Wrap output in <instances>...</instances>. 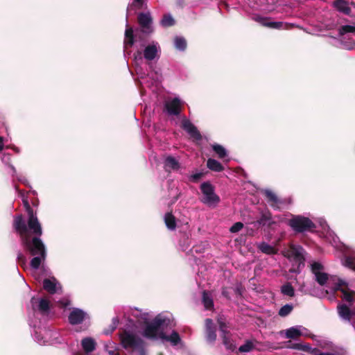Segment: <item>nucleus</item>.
<instances>
[{
	"label": "nucleus",
	"mask_w": 355,
	"mask_h": 355,
	"mask_svg": "<svg viewBox=\"0 0 355 355\" xmlns=\"http://www.w3.org/2000/svg\"><path fill=\"white\" fill-rule=\"evenodd\" d=\"M15 189L21 198L24 205L28 213V229L36 236L31 238L28 232L26 223L21 215L17 216L15 218L13 225L15 230L20 236L22 245L33 256V258L31 260V267L34 270H37L45 261L46 258L45 245L39 238V236L42 234V226L36 214H34L33 209L30 206L27 196H26L21 191L18 190L17 187H15Z\"/></svg>",
	"instance_id": "nucleus-1"
},
{
	"label": "nucleus",
	"mask_w": 355,
	"mask_h": 355,
	"mask_svg": "<svg viewBox=\"0 0 355 355\" xmlns=\"http://www.w3.org/2000/svg\"><path fill=\"white\" fill-rule=\"evenodd\" d=\"M131 315L139 322L145 324L141 332L144 338L151 340H160L162 342H168L172 346H176L181 343L180 336L177 331H173L170 335L165 333V330L171 322L167 314L159 313L149 321V313L135 309L132 310Z\"/></svg>",
	"instance_id": "nucleus-2"
},
{
	"label": "nucleus",
	"mask_w": 355,
	"mask_h": 355,
	"mask_svg": "<svg viewBox=\"0 0 355 355\" xmlns=\"http://www.w3.org/2000/svg\"><path fill=\"white\" fill-rule=\"evenodd\" d=\"M31 312H29V324L31 327L37 329L33 334L35 340L41 345H50L52 338H55L56 334L49 329H40V318L38 315L47 316L49 313V302L44 298L33 297L31 300Z\"/></svg>",
	"instance_id": "nucleus-3"
},
{
	"label": "nucleus",
	"mask_w": 355,
	"mask_h": 355,
	"mask_svg": "<svg viewBox=\"0 0 355 355\" xmlns=\"http://www.w3.org/2000/svg\"><path fill=\"white\" fill-rule=\"evenodd\" d=\"M136 43V46H139L141 50L138 49L135 54V60L142 58L148 62L157 60L161 55V46L158 42L151 40L146 42L141 38L138 31L134 33L133 29L126 24L125 31L124 46H132Z\"/></svg>",
	"instance_id": "nucleus-4"
},
{
	"label": "nucleus",
	"mask_w": 355,
	"mask_h": 355,
	"mask_svg": "<svg viewBox=\"0 0 355 355\" xmlns=\"http://www.w3.org/2000/svg\"><path fill=\"white\" fill-rule=\"evenodd\" d=\"M120 343L129 355H146V343L138 335L137 326L133 320H128L119 334Z\"/></svg>",
	"instance_id": "nucleus-5"
},
{
	"label": "nucleus",
	"mask_w": 355,
	"mask_h": 355,
	"mask_svg": "<svg viewBox=\"0 0 355 355\" xmlns=\"http://www.w3.org/2000/svg\"><path fill=\"white\" fill-rule=\"evenodd\" d=\"M333 291L334 293L340 291V297L344 302L343 304L338 306L340 318L351 322L355 330V306L353 311L350 310V307H352L355 303V291L351 290L348 284L342 279H338L333 288Z\"/></svg>",
	"instance_id": "nucleus-6"
},
{
	"label": "nucleus",
	"mask_w": 355,
	"mask_h": 355,
	"mask_svg": "<svg viewBox=\"0 0 355 355\" xmlns=\"http://www.w3.org/2000/svg\"><path fill=\"white\" fill-rule=\"evenodd\" d=\"M150 69L148 74H146L141 67H136V73L138 76L139 83L141 88L147 87L155 91L158 88L160 83L162 82V73L159 70H155L152 64H149Z\"/></svg>",
	"instance_id": "nucleus-7"
},
{
	"label": "nucleus",
	"mask_w": 355,
	"mask_h": 355,
	"mask_svg": "<svg viewBox=\"0 0 355 355\" xmlns=\"http://www.w3.org/2000/svg\"><path fill=\"white\" fill-rule=\"evenodd\" d=\"M329 236L332 237V241H330V243L343 254V257L341 259L342 264L355 271V248L340 243L338 237L334 235V233L329 232Z\"/></svg>",
	"instance_id": "nucleus-8"
},
{
	"label": "nucleus",
	"mask_w": 355,
	"mask_h": 355,
	"mask_svg": "<svg viewBox=\"0 0 355 355\" xmlns=\"http://www.w3.org/2000/svg\"><path fill=\"white\" fill-rule=\"evenodd\" d=\"M304 253L305 251L300 245H291L289 248L284 251L285 257L295 262L297 268L291 269L292 272L299 273L301 267L304 266Z\"/></svg>",
	"instance_id": "nucleus-9"
},
{
	"label": "nucleus",
	"mask_w": 355,
	"mask_h": 355,
	"mask_svg": "<svg viewBox=\"0 0 355 355\" xmlns=\"http://www.w3.org/2000/svg\"><path fill=\"white\" fill-rule=\"evenodd\" d=\"M202 197L200 201L209 206L214 207L220 202V197L215 193L214 186L209 182H204L200 187Z\"/></svg>",
	"instance_id": "nucleus-10"
},
{
	"label": "nucleus",
	"mask_w": 355,
	"mask_h": 355,
	"mask_svg": "<svg viewBox=\"0 0 355 355\" xmlns=\"http://www.w3.org/2000/svg\"><path fill=\"white\" fill-rule=\"evenodd\" d=\"M288 225L296 232H303L315 227L313 223L309 218L302 216H292L288 222Z\"/></svg>",
	"instance_id": "nucleus-11"
},
{
	"label": "nucleus",
	"mask_w": 355,
	"mask_h": 355,
	"mask_svg": "<svg viewBox=\"0 0 355 355\" xmlns=\"http://www.w3.org/2000/svg\"><path fill=\"white\" fill-rule=\"evenodd\" d=\"M310 266L311 272L314 275L315 280L320 286H324L329 279V275L324 271V266L319 261H313L311 263Z\"/></svg>",
	"instance_id": "nucleus-12"
},
{
	"label": "nucleus",
	"mask_w": 355,
	"mask_h": 355,
	"mask_svg": "<svg viewBox=\"0 0 355 355\" xmlns=\"http://www.w3.org/2000/svg\"><path fill=\"white\" fill-rule=\"evenodd\" d=\"M218 323L219 324L220 334L223 338V344L227 349L234 351L236 347L230 338V334L227 330L228 327L225 323V320L223 317H219L218 318Z\"/></svg>",
	"instance_id": "nucleus-13"
},
{
	"label": "nucleus",
	"mask_w": 355,
	"mask_h": 355,
	"mask_svg": "<svg viewBox=\"0 0 355 355\" xmlns=\"http://www.w3.org/2000/svg\"><path fill=\"white\" fill-rule=\"evenodd\" d=\"M138 22L141 27V32L146 35L153 33V19L149 12L139 13Z\"/></svg>",
	"instance_id": "nucleus-14"
},
{
	"label": "nucleus",
	"mask_w": 355,
	"mask_h": 355,
	"mask_svg": "<svg viewBox=\"0 0 355 355\" xmlns=\"http://www.w3.org/2000/svg\"><path fill=\"white\" fill-rule=\"evenodd\" d=\"M252 19L261 25L273 29H286L288 24L282 21H271L270 17H263L259 15H254Z\"/></svg>",
	"instance_id": "nucleus-15"
},
{
	"label": "nucleus",
	"mask_w": 355,
	"mask_h": 355,
	"mask_svg": "<svg viewBox=\"0 0 355 355\" xmlns=\"http://www.w3.org/2000/svg\"><path fill=\"white\" fill-rule=\"evenodd\" d=\"M182 101L178 97L168 99L164 104L167 113L170 115H178L181 110Z\"/></svg>",
	"instance_id": "nucleus-16"
},
{
	"label": "nucleus",
	"mask_w": 355,
	"mask_h": 355,
	"mask_svg": "<svg viewBox=\"0 0 355 355\" xmlns=\"http://www.w3.org/2000/svg\"><path fill=\"white\" fill-rule=\"evenodd\" d=\"M87 317V313L78 308H73L69 315L70 324H78L82 323Z\"/></svg>",
	"instance_id": "nucleus-17"
},
{
	"label": "nucleus",
	"mask_w": 355,
	"mask_h": 355,
	"mask_svg": "<svg viewBox=\"0 0 355 355\" xmlns=\"http://www.w3.org/2000/svg\"><path fill=\"white\" fill-rule=\"evenodd\" d=\"M264 194L268 199L270 205L275 209H279L284 203V200L279 199L276 194L269 189L264 190Z\"/></svg>",
	"instance_id": "nucleus-18"
},
{
	"label": "nucleus",
	"mask_w": 355,
	"mask_h": 355,
	"mask_svg": "<svg viewBox=\"0 0 355 355\" xmlns=\"http://www.w3.org/2000/svg\"><path fill=\"white\" fill-rule=\"evenodd\" d=\"M182 128L193 138L200 139V134L196 127L187 119L184 118L182 121Z\"/></svg>",
	"instance_id": "nucleus-19"
},
{
	"label": "nucleus",
	"mask_w": 355,
	"mask_h": 355,
	"mask_svg": "<svg viewBox=\"0 0 355 355\" xmlns=\"http://www.w3.org/2000/svg\"><path fill=\"white\" fill-rule=\"evenodd\" d=\"M180 168L179 161L171 155L166 156L164 161V168L166 172L177 171Z\"/></svg>",
	"instance_id": "nucleus-20"
},
{
	"label": "nucleus",
	"mask_w": 355,
	"mask_h": 355,
	"mask_svg": "<svg viewBox=\"0 0 355 355\" xmlns=\"http://www.w3.org/2000/svg\"><path fill=\"white\" fill-rule=\"evenodd\" d=\"M275 222L273 220L272 218V215L269 211H262L261 213V216L259 218L252 223L254 226L261 225V226H268L270 227L272 225L275 224Z\"/></svg>",
	"instance_id": "nucleus-21"
},
{
	"label": "nucleus",
	"mask_w": 355,
	"mask_h": 355,
	"mask_svg": "<svg viewBox=\"0 0 355 355\" xmlns=\"http://www.w3.org/2000/svg\"><path fill=\"white\" fill-rule=\"evenodd\" d=\"M206 339L209 343H214L216 339V328L211 319L205 320Z\"/></svg>",
	"instance_id": "nucleus-22"
},
{
	"label": "nucleus",
	"mask_w": 355,
	"mask_h": 355,
	"mask_svg": "<svg viewBox=\"0 0 355 355\" xmlns=\"http://www.w3.org/2000/svg\"><path fill=\"white\" fill-rule=\"evenodd\" d=\"M43 287L46 291L53 294L57 292L60 286L55 277H51L49 279H45L43 281Z\"/></svg>",
	"instance_id": "nucleus-23"
},
{
	"label": "nucleus",
	"mask_w": 355,
	"mask_h": 355,
	"mask_svg": "<svg viewBox=\"0 0 355 355\" xmlns=\"http://www.w3.org/2000/svg\"><path fill=\"white\" fill-rule=\"evenodd\" d=\"M306 329L302 326L298 325L292 327L286 330L285 334L286 337L288 338H297V337L304 334L303 331H306Z\"/></svg>",
	"instance_id": "nucleus-24"
},
{
	"label": "nucleus",
	"mask_w": 355,
	"mask_h": 355,
	"mask_svg": "<svg viewBox=\"0 0 355 355\" xmlns=\"http://www.w3.org/2000/svg\"><path fill=\"white\" fill-rule=\"evenodd\" d=\"M81 345L83 349L87 353H89L93 352L96 348V342L95 340L89 337L85 338L81 341Z\"/></svg>",
	"instance_id": "nucleus-25"
},
{
	"label": "nucleus",
	"mask_w": 355,
	"mask_h": 355,
	"mask_svg": "<svg viewBox=\"0 0 355 355\" xmlns=\"http://www.w3.org/2000/svg\"><path fill=\"white\" fill-rule=\"evenodd\" d=\"M104 349L108 355H121L119 346L112 340H109L105 343Z\"/></svg>",
	"instance_id": "nucleus-26"
},
{
	"label": "nucleus",
	"mask_w": 355,
	"mask_h": 355,
	"mask_svg": "<svg viewBox=\"0 0 355 355\" xmlns=\"http://www.w3.org/2000/svg\"><path fill=\"white\" fill-rule=\"evenodd\" d=\"M257 248L263 253L266 254H275L277 250L272 245L266 243L261 242L257 244Z\"/></svg>",
	"instance_id": "nucleus-27"
},
{
	"label": "nucleus",
	"mask_w": 355,
	"mask_h": 355,
	"mask_svg": "<svg viewBox=\"0 0 355 355\" xmlns=\"http://www.w3.org/2000/svg\"><path fill=\"white\" fill-rule=\"evenodd\" d=\"M334 6L338 11L346 15H349L351 11L347 1L345 0H336L334 2Z\"/></svg>",
	"instance_id": "nucleus-28"
},
{
	"label": "nucleus",
	"mask_w": 355,
	"mask_h": 355,
	"mask_svg": "<svg viewBox=\"0 0 355 355\" xmlns=\"http://www.w3.org/2000/svg\"><path fill=\"white\" fill-rule=\"evenodd\" d=\"M3 163L8 166L9 168V173H10L12 176H15L17 175V171L15 167L11 164V155L10 154H3L1 158Z\"/></svg>",
	"instance_id": "nucleus-29"
},
{
	"label": "nucleus",
	"mask_w": 355,
	"mask_h": 355,
	"mask_svg": "<svg viewBox=\"0 0 355 355\" xmlns=\"http://www.w3.org/2000/svg\"><path fill=\"white\" fill-rule=\"evenodd\" d=\"M207 166L209 169L216 172H220L224 170V167L218 161L211 158L207 159Z\"/></svg>",
	"instance_id": "nucleus-30"
},
{
	"label": "nucleus",
	"mask_w": 355,
	"mask_h": 355,
	"mask_svg": "<svg viewBox=\"0 0 355 355\" xmlns=\"http://www.w3.org/2000/svg\"><path fill=\"white\" fill-rule=\"evenodd\" d=\"M202 301L206 309H211L213 308V299L211 294L209 292L203 291Z\"/></svg>",
	"instance_id": "nucleus-31"
},
{
	"label": "nucleus",
	"mask_w": 355,
	"mask_h": 355,
	"mask_svg": "<svg viewBox=\"0 0 355 355\" xmlns=\"http://www.w3.org/2000/svg\"><path fill=\"white\" fill-rule=\"evenodd\" d=\"M144 2V0H132V3H129L128 6V15L130 14L132 12H135L138 9L142 8Z\"/></svg>",
	"instance_id": "nucleus-32"
},
{
	"label": "nucleus",
	"mask_w": 355,
	"mask_h": 355,
	"mask_svg": "<svg viewBox=\"0 0 355 355\" xmlns=\"http://www.w3.org/2000/svg\"><path fill=\"white\" fill-rule=\"evenodd\" d=\"M164 222L167 228L170 230H174L176 227L175 217L171 213H166L164 216Z\"/></svg>",
	"instance_id": "nucleus-33"
},
{
	"label": "nucleus",
	"mask_w": 355,
	"mask_h": 355,
	"mask_svg": "<svg viewBox=\"0 0 355 355\" xmlns=\"http://www.w3.org/2000/svg\"><path fill=\"white\" fill-rule=\"evenodd\" d=\"M281 293L284 295L293 297L295 295V290L289 282H286L281 286Z\"/></svg>",
	"instance_id": "nucleus-34"
},
{
	"label": "nucleus",
	"mask_w": 355,
	"mask_h": 355,
	"mask_svg": "<svg viewBox=\"0 0 355 355\" xmlns=\"http://www.w3.org/2000/svg\"><path fill=\"white\" fill-rule=\"evenodd\" d=\"M256 348V345L252 340H248L245 343L239 347L240 352H249Z\"/></svg>",
	"instance_id": "nucleus-35"
},
{
	"label": "nucleus",
	"mask_w": 355,
	"mask_h": 355,
	"mask_svg": "<svg viewBox=\"0 0 355 355\" xmlns=\"http://www.w3.org/2000/svg\"><path fill=\"white\" fill-rule=\"evenodd\" d=\"M160 23L164 27H170L175 24V19L171 14H166L163 16Z\"/></svg>",
	"instance_id": "nucleus-36"
},
{
	"label": "nucleus",
	"mask_w": 355,
	"mask_h": 355,
	"mask_svg": "<svg viewBox=\"0 0 355 355\" xmlns=\"http://www.w3.org/2000/svg\"><path fill=\"white\" fill-rule=\"evenodd\" d=\"M175 48L181 51H183L187 48V41L183 37H176L174 40Z\"/></svg>",
	"instance_id": "nucleus-37"
},
{
	"label": "nucleus",
	"mask_w": 355,
	"mask_h": 355,
	"mask_svg": "<svg viewBox=\"0 0 355 355\" xmlns=\"http://www.w3.org/2000/svg\"><path fill=\"white\" fill-rule=\"evenodd\" d=\"M212 149L218 155L219 158H224L227 155V150L220 144H213Z\"/></svg>",
	"instance_id": "nucleus-38"
},
{
	"label": "nucleus",
	"mask_w": 355,
	"mask_h": 355,
	"mask_svg": "<svg viewBox=\"0 0 355 355\" xmlns=\"http://www.w3.org/2000/svg\"><path fill=\"white\" fill-rule=\"evenodd\" d=\"M293 309V306L291 304H286L284 305L279 310V315L282 317H286L289 315Z\"/></svg>",
	"instance_id": "nucleus-39"
},
{
	"label": "nucleus",
	"mask_w": 355,
	"mask_h": 355,
	"mask_svg": "<svg viewBox=\"0 0 355 355\" xmlns=\"http://www.w3.org/2000/svg\"><path fill=\"white\" fill-rule=\"evenodd\" d=\"M347 33H355V26L344 25L339 28V35H343Z\"/></svg>",
	"instance_id": "nucleus-40"
},
{
	"label": "nucleus",
	"mask_w": 355,
	"mask_h": 355,
	"mask_svg": "<svg viewBox=\"0 0 355 355\" xmlns=\"http://www.w3.org/2000/svg\"><path fill=\"white\" fill-rule=\"evenodd\" d=\"M243 227V224L241 222L235 223L230 229L232 233H237Z\"/></svg>",
	"instance_id": "nucleus-41"
},
{
	"label": "nucleus",
	"mask_w": 355,
	"mask_h": 355,
	"mask_svg": "<svg viewBox=\"0 0 355 355\" xmlns=\"http://www.w3.org/2000/svg\"><path fill=\"white\" fill-rule=\"evenodd\" d=\"M203 175L204 173L202 172H196L191 174L189 179L191 182H196L203 176Z\"/></svg>",
	"instance_id": "nucleus-42"
},
{
	"label": "nucleus",
	"mask_w": 355,
	"mask_h": 355,
	"mask_svg": "<svg viewBox=\"0 0 355 355\" xmlns=\"http://www.w3.org/2000/svg\"><path fill=\"white\" fill-rule=\"evenodd\" d=\"M119 321L118 318H114L112 319V324L110 325L111 330H110V333H112L114 329H116V328L117 327V326L119 324Z\"/></svg>",
	"instance_id": "nucleus-43"
},
{
	"label": "nucleus",
	"mask_w": 355,
	"mask_h": 355,
	"mask_svg": "<svg viewBox=\"0 0 355 355\" xmlns=\"http://www.w3.org/2000/svg\"><path fill=\"white\" fill-rule=\"evenodd\" d=\"M17 260L21 265H24L26 263V257L21 252H19L17 254Z\"/></svg>",
	"instance_id": "nucleus-44"
},
{
	"label": "nucleus",
	"mask_w": 355,
	"mask_h": 355,
	"mask_svg": "<svg viewBox=\"0 0 355 355\" xmlns=\"http://www.w3.org/2000/svg\"><path fill=\"white\" fill-rule=\"evenodd\" d=\"M3 138L0 136V152L3 150Z\"/></svg>",
	"instance_id": "nucleus-45"
},
{
	"label": "nucleus",
	"mask_w": 355,
	"mask_h": 355,
	"mask_svg": "<svg viewBox=\"0 0 355 355\" xmlns=\"http://www.w3.org/2000/svg\"><path fill=\"white\" fill-rule=\"evenodd\" d=\"M18 180H19V181L21 182L22 183H24L25 184H27V180L25 178H19Z\"/></svg>",
	"instance_id": "nucleus-46"
},
{
	"label": "nucleus",
	"mask_w": 355,
	"mask_h": 355,
	"mask_svg": "<svg viewBox=\"0 0 355 355\" xmlns=\"http://www.w3.org/2000/svg\"><path fill=\"white\" fill-rule=\"evenodd\" d=\"M12 149L17 153H20V150H19V148L18 147L14 146L12 148Z\"/></svg>",
	"instance_id": "nucleus-47"
},
{
	"label": "nucleus",
	"mask_w": 355,
	"mask_h": 355,
	"mask_svg": "<svg viewBox=\"0 0 355 355\" xmlns=\"http://www.w3.org/2000/svg\"><path fill=\"white\" fill-rule=\"evenodd\" d=\"M319 355H335L334 354L329 353V352H322L320 353Z\"/></svg>",
	"instance_id": "nucleus-48"
},
{
	"label": "nucleus",
	"mask_w": 355,
	"mask_h": 355,
	"mask_svg": "<svg viewBox=\"0 0 355 355\" xmlns=\"http://www.w3.org/2000/svg\"><path fill=\"white\" fill-rule=\"evenodd\" d=\"M182 250H184V251H185V250H187V248H184V247H182Z\"/></svg>",
	"instance_id": "nucleus-49"
},
{
	"label": "nucleus",
	"mask_w": 355,
	"mask_h": 355,
	"mask_svg": "<svg viewBox=\"0 0 355 355\" xmlns=\"http://www.w3.org/2000/svg\"><path fill=\"white\" fill-rule=\"evenodd\" d=\"M32 193H33L34 195L37 194V192H36L35 191H32Z\"/></svg>",
	"instance_id": "nucleus-50"
},
{
	"label": "nucleus",
	"mask_w": 355,
	"mask_h": 355,
	"mask_svg": "<svg viewBox=\"0 0 355 355\" xmlns=\"http://www.w3.org/2000/svg\"><path fill=\"white\" fill-rule=\"evenodd\" d=\"M279 221H281V222H283V221H284V220H283V219H282V218H279Z\"/></svg>",
	"instance_id": "nucleus-51"
}]
</instances>
